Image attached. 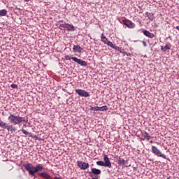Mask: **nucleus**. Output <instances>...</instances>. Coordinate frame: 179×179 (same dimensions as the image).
I'll return each instance as SVG.
<instances>
[{
	"label": "nucleus",
	"instance_id": "f257e3e1",
	"mask_svg": "<svg viewBox=\"0 0 179 179\" xmlns=\"http://www.w3.org/2000/svg\"><path fill=\"white\" fill-rule=\"evenodd\" d=\"M8 120L14 125L17 124H22V122H27L29 121L27 117H22L20 116H15L13 114H10L8 117Z\"/></svg>",
	"mask_w": 179,
	"mask_h": 179
},
{
	"label": "nucleus",
	"instance_id": "f03ea898",
	"mask_svg": "<svg viewBox=\"0 0 179 179\" xmlns=\"http://www.w3.org/2000/svg\"><path fill=\"white\" fill-rule=\"evenodd\" d=\"M97 166H101L102 167H108V169H111V162H110V158L107 155H103V161H98L96 162Z\"/></svg>",
	"mask_w": 179,
	"mask_h": 179
},
{
	"label": "nucleus",
	"instance_id": "7ed1b4c3",
	"mask_svg": "<svg viewBox=\"0 0 179 179\" xmlns=\"http://www.w3.org/2000/svg\"><path fill=\"white\" fill-rule=\"evenodd\" d=\"M151 150L153 155H155V156H157L158 157H162V159H167V157H166V155L162 153L160 150L157 149L156 146L152 145L151 147Z\"/></svg>",
	"mask_w": 179,
	"mask_h": 179
},
{
	"label": "nucleus",
	"instance_id": "20e7f679",
	"mask_svg": "<svg viewBox=\"0 0 179 179\" xmlns=\"http://www.w3.org/2000/svg\"><path fill=\"white\" fill-rule=\"evenodd\" d=\"M59 29H60V30H65V29H66L68 31H75V27L73 24L68 23L59 24Z\"/></svg>",
	"mask_w": 179,
	"mask_h": 179
},
{
	"label": "nucleus",
	"instance_id": "39448f33",
	"mask_svg": "<svg viewBox=\"0 0 179 179\" xmlns=\"http://www.w3.org/2000/svg\"><path fill=\"white\" fill-rule=\"evenodd\" d=\"M24 167L27 171L29 172L30 176H34V166L31 163H27L24 165Z\"/></svg>",
	"mask_w": 179,
	"mask_h": 179
},
{
	"label": "nucleus",
	"instance_id": "423d86ee",
	"mask_svg": "<svg viewBox=\"0 0 179 179\" xmlns=\"http://www.w3.org/2000/svg\"><path fill=\"white\" fill-rule=\"evenodd\" d=\"M77 166L79 167V169H80V170H87V169L90 167L89 163H86L82 161H78Z\"/></svg>",
	"mask_w": 179,
	"mask_h": 179
},
{
	"label": "nucleus",
	"instance_id": "0eeeda50",
	"mask_svg": "<svg viewBox=\"0 0 179 179\" xmlns=\"http://www.w3.org/2000/svg\"><path fill=\"white\" fill-rule=\"evenodd\" d=\"M116 159H118L117 163L120 166H122L123 167H129L131 165H128V161H125V159H122L121 157L116 156Z\"/></svg>",
	"mask_w": 179,
	"mask_h": 179
},
{
	"label": "nucleus",
	"instance_id": "6e6552de",
	"mask_svg": "<svg viewBox=\"0 0 179 179\" xmlns=\"http://www.w3.org/2000/svg\"><path fill=\"white\" fill-rule=\"evenodd\" d=\"M122 23L123 24H124V26H127V27H128L129 29H135V26H136L135 23L132 22V21L129 20H123Z\"/></svg>",
	"mask_w": 179,
	"mask_h": 179
},
{
	"label": "nucleus",
	"instance_id": "1a4fd4ad",
	"mask_svg": "<svg viewBox=\"0 0 179 179\" xmlns=\"http://www.w3.org/2000/svg\"><path fill=\"white\" fill-rule=\"evenodd\" d=\"M76 93L81 97H89L90 96V94L84 90H76Z\"/></svg>",
	"mask_w": 179,
	"mask_h": 179
},
{
	"label": "nucleus",
	"instance_id": "9d476101",
	"mask_svg": "<svg viewBox=\"0 0 179 179\" xmlns=\"http://www.w3.org/2000/svg\"><path fill=\"white\" fill-rule=\"evenodd\" d=\"M101 41L106 44V45H108V47H110V45H113V43L108 41V38H107V37L104 36V34H101Z\"/></svg>",
	"mask_w": 179,
	"mask_h": 179
},
{
	"label": "nucleus",
	"instance_id": "9b49d317",
	"mask_svg": "<svg viewBox=\"0 0 179 179\" xmlns=\"http://www.w3.org/2000/svg\"><path fill=\"white\" fill-rule=\"evenodd\" d=\"M73 61L74 62H76L77 64H79V65H81V66H87V62L85 61H83L80 59H78V57H72Z\"/></svg>",
	"mask_w": 179,
	"mask_h": 179
},
{
	"label": "nucleus",
	"instance_id": "f8f14e48",
	"mask_svg": "<svg viewBox=\"0 0 179 179\" xmlns=\"http://www.w3.org/2000/svg\"><path fill=\"white\" fill-rule=\"evenodd\" d=\"M93 111H107L108 110V107L107 106H103L102 107L94 106L92 108Z\"/></svg>",
	"mask_w": 179,
	"mask_h": 179
},
{
	"label": "nucleus",
	"instance_id": "ddd939ff",
	"mask_svg": "<svg viewBox=\"0 0 179 179\" xmlns=\"http://www.w3.org/2000/svg\"><path fill=\"white\" fill-rule=\"evenodd\" d=\"M90 174H94V176H99L101 174V171L100 169H96V168H92L91 169V172H89Z\"/></svg>",
	"mask_w": 179,
	"mask_h": 179
},
{
	"label": "nucleus",
	"instance_id": "4468645a",
	"mask_svg": "<svg viewBox=\"0 0 179 179\" xmlns=\"http://www.w3.org/2000/svg\"><path fill=\"white\" fill-rule=\"evenodd\" d=\"M44 167H43L41 164L36 165L35 167L34 166V176L36 173H38V171H41Z\"/></svg>",
	"mask_w": 179,
	"mask_h": 179
},
{
	"label": "nucleus",
	"instance_id": "2eb2a0df",
	"mask_svg": "<svg viewBox=\"0 0 179 179\" xmlns=\"http://www.w3.org/2000/svg\"><path fill=\"white\" fill-rule=\"evenodd\" d=\"M144 36H145L146 37H148L149 38H153L155 37V34L150 33L149 31L148 30H144L143 31Z\"/></svg>",
	"mask_w": 179,
	"mask_h": 179
},
{
	"label": "nucleus",
	"instance_id": "dca6fc26",
	"mask_svg": "<svg viewBox=\"0 0 179 179\" xmlns=\"http://www.w3.org/2000/svg\"><path fill=\"white\" fill-rule=\"evenodd\" d=\"M7 131L11 132L13 134V132H16V131H17V129H16V127H15L12 124H8L7 126Z\"/></svg>",
	"mask_w": 179,
	"mask_h": 179
},
{
	"label": "nucleus",
	"instance_id": "f3484780",
	"mask_svg": "<svg viewBox=\"0 0 179 179\" xmlns=\"http://www.w3.org/2000/svg\"><path fill=\"white\" fill-rule=\"evenodd\" d=\"M73 50L74 52H82L83 49L79 45H74Z\"/></svg>",
	"mask_w": 179,
	"mask_h": 179
},
{
	"label": "nucleus",
	"instance_id": "a211bd4d",
	"mask_svg": "<svg viewBox=\"0 0 179 179\" xmlns=\"http://www.w3.org/2000/svg\"><path fill=\"white\" fill-rule=\"evenodd\" d=\"M38 174H39V176H41V177H43V178H45V179H52L51 176H50L48 173H47L45 172L39 173Z\"/></svg>",
	"mask_w": 179,
	"mask_h": 179
},
{
	"label": "nucleus",
	"instance_id": "6ab92c4d",
	"mask_svg": "<svg viewBox=\"0 0 179 179\" xmlns=\"http://www.w3.org/2000/svg\"><path fill=\"white\" fill-rule=\"evenodd\" d=\"M143 136L145 138V139H147V141L152 139V136H150V134L146 131L143 134Z\"/></svg>",
	"mask_w": 179,
	"mask_h": 179
},
{
	"label": "nucleus",
	"instance_id": "aec40b11",
	"mask_svg": "<svg viewBox=\"0 0 179 179\" xmlns=\"http://www.w3.org/2000/svg\"><path fill=\"white\" fill-rule=\"evenodd\" d=\"M111 48H113V50H115V51H119L120 52H122V50L118 47L112 43V45L110 46Z\"/></svg>",
	"mask_w": 179,
	"mask_h": 179
},
{
	"label": "nucleus",
	"instance_id": "412c9836",
	"mask_svg": "<svg viewBox=\"0 0 179 179\" xmlns=\"http://www.w3.org/2000/svg\"><path fill=\"white\" fill-rule=\"evenodd\" d=\"M21 131L22 132V134H24V135H28V136H29V138H34L33 134L29 133V131H26L25 129H21Z\"/></svg>",
	"mask_w": 179,
	"mask_h": 179
},
{
	"label": "nucleus",
	"instance_id": "4be33fe9",
	"mask_svg": "<svg viewBox=\"0 0 179 179\" xmlns=\"http://www.w3.org/2000/svg\"><path fill=\"white\" fill-rule=\"evenodd\" d=\"M7 14L8 10H6V9L0 10V17L6 16Z\"/></svg>",
	"mask_w": 179,
	"mask_h": 179
},
{
	"label": "nucleus",
	"instance_id": "5701e85b",
	"mask_svg": "<svg viewBox=\"0 0 179 179\" xmlns=\"http://www.w3.org/2000/svg\"><path fill=\"white\" fill-rule=\"evenodd\" d=\"M0 127L3 129H6L8 128V124L6 122H3L2 121L0 122Z\"/></svg>",
	"mask_w": 179,
	"mask_h": 179
},
{
	"label": "nucleus",
	"instance_id": "b1692460",
	"mask_svg": "<svg viewBox=\"0 0 179 179\" xmlns=\"http://www.w3.org/2000/svg\"><path fill=\"white\" fill-rule=\"evenodd\" d=\"M161 50L162 51H167V50H170V46L168 45H166L164 47L162 46Z\"/></svg>",
	"mask_w": 179,
	"mask_h": 179
},
{
	"label": "nucleus",
	"instance_id": "393cba45",
	"mask_svg": "<svg viewBox=\"0 0 179 179\" xmlns=\"http://www.w3.org/2000/svg\"><path fill=\"white\" fill-rule=\"evenodd\" d=\"M122 54H124V55H127V57H131V53H128L127 52H124L123 50H122Z\"/></svg>",
	"mask_w": 179,
	"mask_h": 179
},
{
	"label": "nucleus",
	"instance_id": "a878e982",
	"mask_svg": "<svg viewBox=\"0 0 179 179\" xmlns=\"http://www.w3.org/2000/svg\"><path fill=\"white\" fill-rule=\"evenodd\" d=\"M64 58L66 61H71L72 59V57L69 55H66Z\"/></svg>",
	"mask_w": 179,
	"mask_h": 179
},
{
	"label": "nucleus",
	"instance_id": "bb28decb",
	"mask_svg": "<svg viewBox=\"0 0 179 179\" xmlns=\"http://www.w3.org/2000/svg\"><path fill=\"white\" fill-rule=\"evenodd\" d=\"M10 87H12V89H17V85L16 84H11Z\"/></svg>",
	"mask_w": 179,
	"mask_h": 179
},
{
	"label": "nucleus",
	"instance_id": "cd10ccee",
	"mask_svg": "<svg viewBox=\"0 0 179 179\" xmlns=\"http://www.w3.org/2000/svg\"><path fill=\"white\" fill-rule=\"evenodd\" d=\"M142 44L143 45L144 47H146V45H148V44L146 43V41H142Z\"/></svg>",
	"mask_w": 179,
	"mask_h": 179
},
{
	"label": "nucleus",
	"instance_id": "c85d7f7f",
	"mask_svg": "<svg viewBox=\"0 0 179 179\" xmlns=\"http://www.w3.org/2000/svg\"><path fill=\"white\" fill-rule=\"evenodd\" d=\"M176 30H178V31H179V26H177V27H176Z\"/></svg>",
	"mask_w": 179,
	"mask_h": 179
},
{
	"label": "nucleus",
	"instance_id": "c756f323",
	"mask_svg": "<svg viewBox=\"0 0 179 179\" xmlns=\"http://www.w3.org/2000/svg\"><path fill=\"white\" fill-rule=\"evenodd\" d=\"M25 2H29L30 0H24Z\"/></svg>",
	"mask_w": 179,
	"mask_h": 179
},
{
	"label": "nucleus",
	"instance_id": "7c9ffc66",
	"mask_svg": "<svg viewBox=\"0 0 179 179\" xmlns=\"http://www.w3.org/2000/svg\"><path fill=\"white\" fill-rule=\"evenodd\" d=\"M92 179H97V178H92Z\"/></svg>",
	"mask_w": 179,
	"mask_h": 179
}]
</instances>
